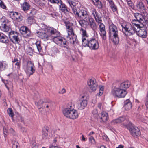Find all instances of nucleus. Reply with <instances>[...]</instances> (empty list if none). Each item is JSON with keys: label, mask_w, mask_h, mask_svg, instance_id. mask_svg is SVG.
<instances>
[{"label": "nucleus", "mask_w": 148, "mask_h": 148, "mask_svg": "<svg viewBox=\"0 0 148 148\" xmlns=\"http://www.w3.org/2000/svg\"><path fill=\"white\" fill-rule=\"evenodd\" d=\"M47 32H38V36L40 38L46 41L48 40H53V41L55 38H56L60 34L56 30L52 27H48L46 29Z\"/></svg>", "instance_id": "f257e3e1"}, {"label": "nucleus", "mask_w": 148, "mask_h": 148, "mask_svg": "<svg viewBox=\"0 0 148 148\" xmlns=\"http://www.w3.org/2000/svg\"><path fill=\"white\" fill-rule=\"evenodd\" d=\"M118 32L117 26L112 23H109V37L112 39L115 45H117L119 42Z\"/></svg>", "instance_id": "f03ea898"}, {"label": "nucleus", "mask_w": 148, "mask_h": 148, "mask_svg": "<svg viewBox=\"0 0 148 148\" xmlns=\"http://www.w3.org/2000/svg\"><path fill=\"white\" fill-rule=\"evenodd\" d=\"M64 115L67 118L70 119H74L77 118L79 114L77 111L72 108L70 106V108H68L64 109L63 111Z\"/></svg>", "instance_id": "7ed1b4c3"}, {"label": "nucleus", "mask_w": 148, "mask_h": 148, "mask_svg": "<svg viewBox=\"0 0 148 148\" xmlns=\"http://www.w3.org/2000/svg\"><path fill=\"white\" fill-rule=\"evenodd\" d=\"M121 25L123 28V31L124 29L127 33V35H133L137 31V29L129 23L124 22L121 24Z\"/></svg>", "instance_id": "20e7f679"}, {"label": "nucleus", "mask_w": 148, "mask_h": 148, "mask_svg": "<svg viewBox=\"0 0 148 148\" xmlns=\"http://www.w3.org/2000/svg\"><path fill=\"white\" fill-rule=\"evenodd\" d=\"M111 94L115 97L118 98L124 97L127 93L126 91L119 87H114L112 89Z\"/></svg>", "instance_id": "39448f33"}, {"label": "nucleus", "mask_w": 148, "mask_h": 148, "mask_svg": "<svg viewBox=\"0 0 148 148\" xmlns=\"http://www.w3.org/2000/svg\"><path fill=\"white\" fill-rule=\"evenodd\" d=\"M75 17L77 19H84L88 20L89 18V15L87 12L85 10L82 9L78 10V9L73 13Z\"/></svg>", "instance_id": "423d86ee"}, {"label": "nucleus", "mask_w": 148, "mask_h": 148, "mask_svg": "<svg viewBox=\"0 0 148 148\" xmlns=\"http://www.w3.org/2000/svg\"><path fill=\"white\" fill-rule=\"evenodd\" d=\"M23 68L29 76L33 74L35 71V66L33 63L31 61H28L27 64L23 65Z\"/></svg>", "instance_id": "0eeeda50"}, {"label": "nucleus", "mask_w": 148, "mask_h": 148, "mask_svg": "<svg viewBox=\"0 0 148 148\" xmlns=\"http://www.w3.org/2000/svg\"><path fill=\"white\" fill-rule=\"evenodd\" d=\"M125 126L129 130L133 136L136 137L140 135V132L139 129L133 127L131 123L129 122L128 124L125 125Z\"/></svg>", "instance_id": "6e6552de"}, {"label": "nucleus", "mask_w": 148, "mask_h": 148, "mask_svg": "<svg viewBox=\"0 0 148 148\" xmlns=\"http://www.w3.org/2000/svg\"><path fill=\"white\" fill-rule=\"evenodd\" d=\"M9 37L10 41L14 44H18L20 41L21 36L16 32L12 31L9 34Z\"/></svg>", "instance_id": "1a4fd4ad"}, {"label": "nucleus", "mask_w": 148, "mask_h": 148, "mask_svg": "<svg viewBox=\"0 0 148 148\" xmlns=\"http://www.w3.org/2000/svg\"><path fill=\"white\" fill-rule=\"evenodd\" d=\"M38 108L40 109L42 107L47 108V110H50L51 109L52 107V103L51 102H47L46 101H43L40 100L37 103Z\"/></svg>", "instance_id": "9d476101"}, {"label": "nucleus", "mask_w": 148, "mask_h": 148, "mask_svg": "<svg viewBox=\"0 0 148 148\" xmlns=\"http://www.w3.org/2000/svg\"><path fill=\"white\" fill-rule=\"evenodd\" d=\"M53 41L62 47H66L68 45L66 40L63 38L60 37L59 36H58L56 38H54Z\"/></svg>", "instance_id": "9b49d317"}, {"label": "nucleus", "mask_w": 148, "mask_h": 148, "mask_svg": "<svg viewBox=\"0 0 148 148\" xmlns=\"http://www.w3.org/2000/svg\"><path fill=\"white\" fill-rule=\"evenodd\" d=\"M20 33L25 38H29L31 36L30 30L26 26H23L19 29Z\"/></svg>", "instance_id": "f8f14e48"}, {"label": "nucleus", "mask_w": 148, "mask_h": 148, "mask_svg": "<svg viewBox=\"0 0 148 148\" xmlns=\"http://www.w3.org/2000/svg\"><path fill=\"white\" fill-rule=\"evenodd\" d=\"M87 84L89 88L90 92H95L97 88L98 84L94 79H90L87 82Z\"/></svg>", "instance_id": "ddd939ff"}, {"label": "nucleus", "mask_w": 148, "mask_h": 148, "mask_svg": "<svg viewBox=\"0 0 148 148\" xmlns=\"http://www.w3.org/2000/svg\"><path fill=\"white\" fill-rule=\"evenodd\" d=\"M84 96H82L77 101V107L79 110L83 109L87 105V101L86 99H84Z\"/></svg>", "instance_id": "4468645a"}, {"label": "nucleus", "mask_w": 148, "mask_h": 148, "mask_svg": "<svg viewBox=\"0 0 148 148\" xmlns=\"http://www.w3.org/2000/svg\"><path fill=\"white\" fill-rule=\"evenodd\" d=\"M99 46L98 41L95 38H92L90 40L88 47L91 50H96L98 49Z\"/></svg>", "instance_id": "2eb2a0df"}, {"label": "nucleus", "mask_w": 148, "mask_h": 148, "mask_svg": "<svg viewBox=\"0 0 148 148\" xmlns=\"http://www.w3.org/2000/svg\"><path fill=\"white\" fill-rule=\"evenodd\" d=\"M99 23V34L102 39L105 40L106 39V32L105 26L103 23Z\"/></svg>", "instance_id": "dca6fc26"}, {"label": "nucleus", "mask_w": 148, "mask_h": 148, "mask_svg": "<svg viewBox=\"0 0 148 148\" xmlns=\"http://www.w3.org/2000/svg\"><path fill=\"white\" fill-rule=\"evenodd\" d=\"M64 23L66 27L68 35L70 36L74 34V33L73 29L72 24L69 21L65 22Z\"/></svg>", "instance_id": "f3484780"}, {"label": "nucleus", "mask_w": 148, "mask_h": 148, "mask_svg": "<svg viewBox=\"0 0 148 148\" xmlns=\"http://www.w3.org/2000/svg\"><path fill=\"white\" fill-rule=\"evenodd\" d=\"M138 29H139V30H138L137 29V31L136 32L137 34L142 38H146L147 36V34L146 29L143 27Z\"/></svg>", "instance_id": "a211bd4d"}, {"label": "nucleus", "mask_w": 148, "mask_h": 148, "mask_svg": "<svg viewBox=\"0 0 148 148\" xmlns=\"http://www.w3.org/2000/svg\"><path fill=\"white\" fill-rule=\"evenodd\" d=\"M91 12L95 19L97 23H99L102 22L101 17L100 16L96 9H93Z\"/></svg>", "instance_id": "6ab92c4d"}, {"label": "nucleus", "mask_w": 148, "mask_h": 148, "mask_svg": "<svg viewBox=\"0 0 148 148\" xmlns=\"http://www.w3.org/2000/svg\"><path fill=\"white\" fill-rule=\"evenodd\" d=\"M143 22V20L138 21L133 19L132 20V25L137 29L143 27L144 25Z\"/></svg>", "instance_id": "aec40b11"}, {"label": "nucleus", "mask_w": 148, "mask_h": 148, "mask_svg": "<svg viewBox=\"0 0 148 148\" xmlns=\"http://www.w3.org/2000/svg\"><path fill=\"white\" fill-rule=\"evenodd\" d=\"M101 116L99 115L98 121L102 123L106 122L108 119V114L105 112H102L101 114Z\"/></svg>", "instance_id": "412c9836"}, {"label": "nucleus", "mask_w": 148, "mask_h": 148, "mask_svg": "<svg viewBox=\"0 0 148 148\" xmlns=\"http://www.w3.org/2000/svg\"><path fill=\"white\" fill-rule=\"evenodd\" d=\"M136 10L141 13H144L145 11V8L144 4L142 2L137 3L136 5Z\"/></svg>", "instance_id": "4be33fe9"}, {"label": "nucleus", "mask_w": 148, "mask_h": 148, "mask_svg": "<svg viewBox=\"0 0 148 148\" xmlns=\"http://www.w3.org/2000/svg\"><path fill=\"white\" fill-rule=\"evenodd\" d=\"M88 20H89V24L90 27L95 32L96 30H97V27L96 25V23L95 21L93 18H88Z\"/></svg>", "instance_id": "5701e85b"}, {"label": "nucleus", "mask_w": 148, "mask_h": 148, "mask_svg": "<svg viewBox=\"0 0 148 148\" xmlns=\"http://www.w3.org/2000/svg\"><path fill=\"white\" fill-rule=\"evenodd\" d=\"M59 3L60 4L59 6V10L60 11L64 13H66L69 12V9L68 8L64 3H62V2L61 3Z\"/></svg>", "instance_id": "b1692460"}, {"label": "nucleus", "mask_w": 148, "mask_h": 148, "mask_svg": "<svg viewBox=\"0 0 148 148\" xmlns=\"http://www.w3.org/2000/svg\"><path fill=\"white\" fill-rule=\"evenodd\" d=\"M108 2L109 3V5L112 10L113 12H117V7L113 1V0H110L109 1H108Z\"/></svg>", "instance_id": "393cba45"}, {"label": "nucleus", "mask_w": 148, "mask_h": 148, "mask_svg": "<svg viewBox=\"0 0 148 148\" xmlns=\"http://www.w3.org/2000/svg\"><path fill=\"white\" fill-rule=\"evenodd\" d=\"M21 7L23 10L26 13L27 11L29 10L30 5L27 2H25L21 5Z\"/></svg>", "instance_id": "a878e982"}, {"label": "nucleus", "mask_w": 148, "mask_h": 148, "mask_svg": "<svg viewBox=\"0 0 148 148\" xmlns=\"http://www.w3.org/2000/svg\"><path fill=\"white\" fill-rule=\"evenodd\" d=\"M124 107L126 110H128L132 108V103L129 99L126 100L124 102Z\"/></svg>", "instance_id": "bb28decb"}, {"label": "nucleus", "mask_w": 148, "mask_h": 148, "mask_svg": "<svg viewBox=\"0 0 148 148\" xmlns=\"http://www.w3.org/2000/svg\"><path fill=\"white\" fill-rule=\"evenodd\" d=\"M130 84V82L129 81H126L121 83L119 86V87L121 89L127 88L129 87Z\"/></svg>", "instance_id": "cd10ccee"}, {"label": "nucleus", "mask_w": 148, "mask_h": 148, "mask_svg": "<svg viewBox=\"0 0 148 148\" xmlns=\"http://www.w3.org/2000/svg\"><path fill=\"white\" fill-rule=\"evenodd\" d=\"M68 3L70 7L72 9V11L73 13L77 9V7L76 6V4L72 0H68Z\"/></svg>", "instance_id": "c85d7f7f"}, {"label": "nucleus", "mask_w": 148, "mask_h": 148, "mask_svg": "<svg viewBox=\"0 0 148 148\" xmlns=\"http://www.w3.org/2000/svg\"><path fill=\"white\" fill-rule=\"evenodd\" d=\"M35 22L34 19V16H28L26 20L27 23L29 25L34 23Z\"/></svg>", "instance_id": "c756f323"}, {"label": "nucleus", "mask_w": 148, "mask_h": 148, "mask_svg": "<svg viewBox=\"0 0 148 148\" xmlns=\"http://www.w3.org/2000/svg\"><path fill=\"white\" fill-rule=\"evenodd\" d=\"M125 120V118L124 117H120L119 118L113 120L111 122L112 125H114L118 123H121Z\"/></svg>", "instance_id": "7c9ffc66"}, {"label": "nucleus", "mask_w": 148, "mask_h": 148, "mask_svg": "<svg viewBox=\"0 0 148 148\" xmlns=\"http://www.w3.org/2000/svg\"><path fill=\"white\" fill-rule=\"evenodd\" d=\"M0 27L1 29L2 30L5 32H8L10 29L8 23H5V24H1Z\"/></svg>", "instance_id": "2f4dec72"}, {"label": "nucleus", "mask_w": 148, "mask_h": 148, "mask_svg": "<svg viewBox=\"0 0 148 148\" xmlns=\"http://www.w3.org/2000/svg\"><path fill=\"white\" fill-rule=\"evenodd\" d=\"M89 42L88 38H82V45L83 46L88 47Z\"/></svg>", "instance_id": "473e14b6"}, {"label": "nucleus", "mask_w": 148, "mask_h": 148, "mask_svg": "<svg viewBox=\"0 0 148 148\" xmlns=\"http://www.w3.org/2000/svg\"><path fill=\"white\" fill-rule=\"evenodd\" d=\"M94 5L97 6L99 9H101L103 7L102 3L99 0H92Z\"/></svg>", "instance_id": "72a5a7b5"}, {"label": "nucleus", "mask_w": 148, "mask_h": 148, "mask_svg": "<svg viewBox=\"0 0 148 148\" xmlns=\"http://www.w3.org/2000/svg\"><path fill=\"white\" fill-rule=\"evenodd\" d=\"M134 16L135 18V19H134V20H137L138 21L143 20V16L140 13H134Z\"/></svg>", "instance_id": "f704fd0d"}, {"label": "nucleus", "mask_w": 148, "mask_h": 148, "mask_svg": "<svg viewBox=\"0 0 148 148\" xmlns=\"http://www.w3.org/2000/svg\"><path fill=\"white\" fill-rule=\"evenodd\" d=\"M81 32H82V38H86L88 37V35L87 34L86 31V29L81 28L80 30Z\"/></svg>", "instance_id": "c9c22d12"}, {"label": "nucleus", "mask_w": 148, "mask_h": 148, "mask_svg": "<svg viewBox=\"0 0 148 148\" xmlns=\"http://www.w3.org/2000/svg\"><path fill=\"white\" fill-rule=\"evenodd\" d=\"M8 67V64L5 62H0V71H2Z\"/></svg>", "instance_id": "e433bc0d"}, {"label": "nucleus", "mask_w": 148, "mask_h": 148, "mask_svg": "<svg viewBox=\"0 0 148 148\" xmlns=\"http://www.w3.org/2000/svg\"><path fill=\"white\" fill-rule=\"evenodd\" d=\"M13 20H16L18 21H20L22 20V17L21 16L20 14L16 12Z\"/></svg>", "instance_id": "4c0bfd02"}, {"label": "nucleus", "mask_w": 148, "mask_h": 148, "mask_svg": "<svg viewBox=\"0 0 148 148\" xmlns=\"http://www.w3.org/2000/svg\"><path fill=\"white\" fill-rule=\"evenodd\" d=\"M48 130L46 128L43 129L42 131V137L43 138H47L48 136Z\"/></svg>", "instance_id": "58836bf2"}, {"label": "nucleus", "mask_w": 148, "mask_h": 148, "mask_svg": "<svg viewBox=\"0 0 148 148\" xmlns=\"http://www.w3.org/2000/svg\"><path fill=\"white\" fill-rule=\"evenodd\" d=\"M92 114L93 117L97 120L99 118V115L98 113V111L97 109H94L92 112Z\"/></svg>", "instance_id": "ea45409f"}, {"label": "nucleus", "mask_w": 148, "mask_h": 148, "mask_svg": "<svg viewBox=\"0 0 148 148\" xmlns=\"http://www.w3.org/2000/svg\"><path fill=\"white\" fill-rule=\"evenodd\" d=\"M35 44L38 51L39 52H41L42 49V47L41 46L40 41H37Z\"/></svg>", "instance_id": "a19ab883"}, {"label": "nucleus", "mask_w": 148, "mask_h": 148, "mask_svg": "<svg viewBox=\"0 0 148 148\" xmlns=\"http://www.w3.org/2000/svg\"><path fill=\"white\" fill-rule=\"evenodd\" d=\"M9 42V40L8 37L5 34L3 36V38H2L1 42L4 43H8Z\"/></svg>", "instance_id": "79ce46f5"}, {"label": "nucleus", "mask_w": 148, "mask_h": 148, "mask_svg": "<svg viewBox=\"0 0 148 148\" xmlns=\"http://www.w3.org/2000/svg\"><path fill=\"white\" fill-rule=\"evenodd\" d=\"M26 51L27 53L29 54L30 55H32L33 53V49L31 47L28 46L27 48L26 49Z\"/></svg>", "instance_id": "37998d69"}, {"label": "nucleus", "mask_w": 148, "mask_h": 148, "mask_svg": "<svg viewBox=\"0 0 148 148\" xmlns=\"http://www.w3.org/2000/svg\"><path fill=\"white\" fill-rule=\"evenodd\" d=\"M52 4H58L62 2L61 0H47Z\"/></svg>", "instance_id": "c03bdc74"}, {"label": "nucleus", "mask_w": 148, "mask_h": 148, "mask_svg": "<svg viewBox=\"0 0 148 148\" xmlns=\"http://www.w3.org/2000/svg\"><path fill=\"white\" fill-rule=\"evenodd\" d=\"M0 21L2 23L1 24H5L9 22V21L8 19H6L4 16L3 17L0 19Z\"/></svg>", "instance_id": "a18cd8bd"}, {"label": "nucleus", "mask_w": 148, "mask_h": 148, "mask_svg": "<svg viewBox=\"0 0 148 148\" xmlns=\"http://www.w3.org/2000/svg\"><path fill=\"white\" fill-rule=\"evenodd\" d=\"M72 38L73 39V41H72V44L73 45L75 44V43H77V36L75 35V34L73 35Z\"/></svg>", "instance_id": "49530a36"}, {"label": "nucleus", "mask_w": 148, "mask_h": 148, "mask_svg": "<svg viewBox=\"0 0 148 148\" xmlns=\"http://www.w3.org/2000/svg\"><path fill=\"white\" fill-rule=\"evenodd\" d=\"M7 110L9 116L12 117H13L14 116V114L12 112V109L11 108H9Z\"/></svg>", "instance_id": "de8ad7c7"}, {"label": "nucleus", "mask_w": 148, "mask_h": 148, "mask_svg": "<svg viewBox=\"0 0 148 148\" xmlns=\"http://www.w3.org/2000/svg\"><path fill=\"white\" fill-rule=\"evenodd\" d=\"M79 21V23L80 25L82 27H84V22H85L86 19H77Z\"/></svg>", "instance_id": "09e8293b"}, {"label": "nucleus", "mask_w": 148, "mask_h": 148, "mask_svg": "<svg viewBox=\"0 0 148 148\" xmlns=\"http://www.w3.org/2000/svg\"><path fill=\"white\" fill-rule=\"evenodd\" d=\"M143 22H145L146 23L147 27H148V15H146L145 16H144L143 17Z\"/></svg>", "instance_id": "8fccbe9b"}, {"label": "nucleus", "mask_w": 148, "mask_h": 148, "mask_svg": "<svg viewBox=\"0 0 148 148\" xmlns=\"http://www.w3.org/2000/svg\"><path fill=\"white\" fill-rule=\"evenodd\" d=\"M136 44V41L134 39L130 40V44L132 46H135Z\"/></svg>", "instance_id": "3c124183"}, {"label": "nucleus", "mask_w": 148, "mask_h": 148, "mask_svg": "<svg viewBox=\"0 0 148 148\" xmlns=\"http://www.w3.org/2000/svg\"><path fill=\"white\" fill-rule=\"evenodd\" d=\"M0 7L3 9H5L6 8V7L5 5L3 2V1L1 0H0Z\"/></svg>", "instance_id": "603ef678"}, {"label": "nucleus", "mask_w": 148, "mask_h": 148, "mask_svg": "<svg viewBox=\"0 0 148 148\" xmlns=\"http://www.w3.org/2000/svg\"><path fill=\"white\" fill-rule=\"evenodd\" d=\"M73 35H67V38L68 39V40L69 41V42L71 44H72V41H73V39L72 38Z\"/></svg>", "instance_id": "864d4df0"}, {"label": "nucleus", "mask_w": 148, "mask_h": 148, "mask_svg": "<svg viewBox=\"0 0 148 148\" xmlns=\"http://www.w3.org/2000/svg\"><path fill=\"white\" fill-rule=\"evenodd\" d=\"M127 4L129 7L133 9H134V5L133 3L131 1L130 2L129 1L127 2Z\"/></svg>", "instance_id": "5fc2aeb1"}, {"label": "nucleus", "mask_w": 148, "mask_h": 148, "mask_svg": "<svg viewBox=\"0 0 148 148\" xmlns=\"http://www.w3.org/2000/svg\"><path fill=\"white\" fill-rule=\"evenodd\" d=\"M104 89V87L103 86H101L100 88L99 92V96L101 95L103 92Z\"/></svg>", "instance_id": "6e6d98bb"}, {"label": "nucleus", "mask_w": 148, "mask_h": 148, "mask_svg": "<svg viewBox=\"0 0 148 148\" xmlns=\"http://www.w3.org/2000/svg\"><path fill=\"white\" fill-rule=\"evenodd\" d=\"M16 12H10V17L12 19H13L14 16Z\"/></svg>", "instance_id": "4d7b16f0"}, {"label": "nucleus", "mask_w": 148, "mask_h": 148, "mask_svg": "<svg viewBox=\"0 0 148 148\" xmlns=\"http://www.w3.org/2000/svg\"><path fill=\"white\" fill-rule=\"evenodd\" d=\"M53 52H54V53L55 54H59L60 53V51L59 50L58 48H54Z\"/></svg>", "instance_id": "13d9d810"}, {"label": "nucleus", "mask_w": 148, "mask_h": 148, "mask_svg": "<svg viewBox=\"0 0 148 148\" xmlns=\"http://www.w3.org/2000/svg\"><path fill=\"white\" fill-rule=\"evenodd\" d=\"M89 140L92 143L94 144L95 143V141L94 137L93 136H91L89 138Z\"/></svg>", "instance_id": "bf43d9fd"}, {"label": "nucleus", "mask_w": 148, "mask_h": 148, "mask_svg": "<svg viewBox=\"0 0 148 148\" xmlns=\"http://www.w3.org/2000/svg\"><path fill=\"white\" fill-rule=\"evenodd\" d=\"M21 62L19 61L18 62H16L15 64V65L17 66V68L18 69H19L20 68V65H21Z\"/></svg>", "instance_id": "052dcab7"}, {"label": "nucleus", "mask_w": 148, "mask_h": 148, "mask_svg": "<svg viewBox=\"0 0 148 148\" xmlns=\"http://www.w3.org/2000/svg\"><path fill=\"white\" fill-rule=\"evenodd\" d=\"M21 131L23 132H27V130L24 127H22L21 128Z\"/></svg>", "instance_id": "680f3d73"}, {"label": "nucleus", "mask_w": 148, "mask_h": 148, "mask_svg": "<svg viewBox=\"0 0 148 148\" xmlns=\"http://www.w3.org/2000/svg\"><path fill=\"white\" fill-rule=\"evenodd\" d=\"M3 134L4 135V136L5 137L7 135V130L6 128H3Z\"/></svg>", "instance_id": "e2e57ef3"}, {"label": "nucleus", "mask_w": 148, "mask_h": 148, "mask_svg": "<svg viewBox=\"0 0 148 148\" xmlns=\"http://www.w3.org/2000/svg\"><path fill=\"white\" fill-rule=\"evenodd\" d=\"M65 57L66 58H68L70 57V54L69 52H68L67 53L65 52Z\"/></svg>", "instance_id": "0e129e2a"}, {"label": "nucleus", "mask_w": 148, "mask_h": 148, "mask_svg": "<svg viewBox=\"0 0 148 148\" xmlns=\"http://www.w3.org/2000/svg\"><path fill=\"white\" fill-rule=\"evenodd\" d=\"M4 34L3 33L0 32V42L1 41V39L2 38H3V36H4Z\"/></svg>", "instance_id": "69168bd1"}, {"label": "nucleus", "mask_w": 148, "mask_h": 148, "mask_svg": "<svg viewBox=\"0 0 148 148\" xmlns=\"http://www.w3.org/2000/svg\"><path fill=\"white\" fill-rule=\"evenodd\" d=\"M66 90L64 88H63L62 90L60 92V93L61 94H63L66 92Z\"/></svg>", "instance_id": "338daca9"}, {"label": "nucleus", "mask_w": 148, "mask_h": 148, "mask_svg": "<svg viewBox=\"0 0 148 148\" xmlns=\"http://www.w3.org/2000/svg\"><path fill=\"white\" fill-rule=\"evenodd\" d=\"M10 131L11 133L13 134H14L15 133V132L14 130L12 128H11L10 129Z\"/></svg>", "instance_id": "774afa93"}]
</instances>
